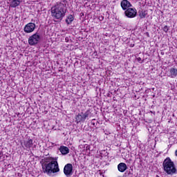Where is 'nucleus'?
Listing matches in <instances>:
<instances>
[{"mask_svg": "<svg viewBox=\"0 0 177 177\" xmlns=\"http://www.w3.org/2000/svg\"><path fill=\"white\" fill-rule=\"evenodd\" d=\"M40 41L41 33L37 32L28 38V42L30 46H35V45L39 44Z\"/></svg>", "mask_w": 177, "mask_h": 177, "instance_id": "20e7f679", "label": "nucleus"}, {"mask_svg": "<svg viewBox=\"0 0 177 177\" xmlns=\"http://www.w3.org/2000/svg\"><path fill=\"white\" fill-rule=\"evenodd\" d=\"M104 19V17H103V16H100V17H99V20H100V21H103Z\"/></svg>", "mask_w": 177, "mask_h": 177, "instance_id": "6ab92c4d", "label": "nucleus"}, {"mask_svg": "<svg viewBox=\"0 0 177 177\" xmlns=\"http://www.w3.org/2000/svg\"><path fill=\"white\" fill-rule=\"evenodd\" d=\"M89 117H91V110H87L84 113L82 112L76 116L77 123L85 122V120Z\"/></svg>", "mask_w": 177, "mask_h": 177, "instance_id": "39448f33", "label": "nucleus"}, {"mask_svg": "<svg viewBox=\"0 0 177 177\" xmlns=\"http://www.w3.org/2000/svg\"><path fill=\"white\" fill-rule=\"evenodd\" d=\"M138 13L140 19H145V17H146V15H147L146 12H143V11H139Z\"/></svg>", "mask_w": 177, "mask_h": 177, "instance_id": "dca6fc26", "label": "nucleus"}, {"mask_svg": "<svg viewBox=\"0 0 177 177\" xmlns=\"http://www.w3.org/2000/svg\"><path fill=\"white\" fill-rule=\"evenodd\" d=\"M163 170L167 175H175L176 174V166L175 163L172 162L170 158H167L165 159L162 163Z\"/></svg>", "mask_w": 177, "mask_h": 177, "instance_id": "7ed1b4c3", "label": "nucleus"}, {"mask_svg": "<svg viewBox=\"0 0 177 177\" xmlns=\"http://www.w3.org/2000/svg\"><path fill=\"white\" fill-rule=\"evenodd\" d=\"M20 3H21L20 0H12L10 3V8H17V6H20Z\"/></svg>", "mask_w": 177, "mask_h": 177, "instance_id": "f8f14e48", "label": "nucleus"}, {"mask_svg": "<svg viewBox=\"0 0 177 177\" xmlns=\"http://www.w3.org/2000/svg\"><path fill=\"white\" fill-rule=\"evenodd\" d=\"M128 175H131V171H129V173L128 174Z\"/></svg>", "mask_w": 177, "mask_h": 177, "instance_id": "393cba45", "label": "nucleus"}, {"mask_svg": "<svg viewBox=\"0 0 177 177\" xmlns=\"http://www.w3.org/2000/svg\"><path fill=\"white\" fill-rule=\"evenodd\" d=\"M66 23L68 26H69V24H71L73 23V21H74V16H73V15H69L66 19Z\"/></svg>", "mask_w": 177, "mask_h": 177, "instance_id": "2eb2a0df", "label": "nucleus"}, {"mask_svg": "<svg viewBox=\"0 0 177 177\" xmlns=\"http://www.w3.org/2000/svg\"><path fill=\"white\" fill-rule=\"evenodd\" d=\"M137 60H138V62H140V60H142V58L138 57V58H137Z\"/></svg>", "mask_w": 177, "mask_h": 177, "instance_id": "412c9836", "label": "nucleus"}, {"mask_svg": "<svg viewBox=\"0 0 177 177\" xmlns=\"http://www.w3.org/2000/svg\"><path fill=\"white\" fill-rule=\"evenodd\" d=\"M66 40L68 41V39L66 38Z\"/></svg>", "mask_w": 177, "mask_h": 177, "instance_id": "bb28decb", "label": "nucleus"}, {"mask_svg": "<svg viewBox=\"0 0 177 177\" xmlns=\"http://www.w3.org/2000/svg\"><path fill=\"white\" fill-rule=\"evenodd\" d=\"M42 169L44 174H47L49 176L52 174H56L60 171L59 169V163L56 160H52L51 162L41 164Z\"/></svg>", "mask_w": 177, "mask_h": 177, "instance_id": "f03ea898", "label": "nucleus"}, {"mask_svg": "<svg viewBox=\"0 0 177 177\" xmlns=\"http://www.w3.org/2000/svg\"><path fill=\"white\" fill-rule=\"evenodd\" d=\"M24 146L26 147V149H30V147H32V140L28 139L27 141H25L24 142Z\"/></svg>", "mask_w": 177, "mask_h": 177, "instance_id": "4468645a", "label": "nucleus"}, {"mask_svg": "<svg viewBox=\"0 0 177 177\" xmlns=\"http://www.w3.org/2000/svg\"><path fill=\"white\" fill-rule=\"evenodd\" d=\"M91 124H92L93 127H96V125H97V124H99V121H96V119H93L91 120Z\"/></svg>", "mask_w": 177, "mask_h": 177, "instance_id": "f3484780", "label": "nucleus"}, {"mask_svg": "<svg viewBox=\"0 0 177 177\" xmlns=\"http://www.w3.org/2000/svg\"><path fill=\"white\" fill-rule=\"evenodd\" d=\"M35 24L32 22H30L26 24L24 28V31L26 34H30V32H32L34 30H35Z\"/></svg>", "mask_w": 177, "mask_h": 177, "instance_id": "6e6552de", "label": "nucleus"}, {"mask_svg": "<svg viewBox=\"0 0 177 177\" xmlns=\"http://www.w3.org/2000/svg\"><path fill=\"white\" fill-rule=\"evenodd\" d=\"M175 154H176V157H177V149H176V151H175Z\"/></svg>", "mask_w": 177, "mask_h": 177, "instance_id": "5701e85b", "label": "nucleus"}, {"mask_svg": "<svg viewBox=\"0 0 177 177\" xmlns=\"http://www.w3.org/2000/svg\"><path fill=\"white\" fill-rule=\"evenodd\" d=\"M147 36L150 37V35H149V32H147Z\"/></svg>", "mask_w": 177, "mask_h": 177, "instance_id": "b1692460", "label": "nucleus"}, {"mask_svg": "<svg viewBox=\"0 0 177 177\" xmlns=\"http://www.w3.org/2000/svg\"><path fill=\"white\" fill-rule=\"evenodd\" d=\"M170 75L169 77L171 78H175L177 76V69L175 68H171L169 69Z\"/></svg>", "mask_w": 177, "mask_h": 177, "instance_id": "ddd939ff", "label": "nucleus"}, {"mask_svg": "<svg viewBox=\"0 0 177 177\" xmlns=\"http://www.w3.org/2000/svg\"><path fill=\"white\" fill-rule=\"evenodd\" d=\"M120 6L124 10H127L131 8L132 4L128 0H122L120 3Z\"/></svg>", "mask_w": 177, "mask_h": 177, "instance_id": "1a4fd4ad", "label": "nucleus"}, {"mask_svg": "<svg viewBox=\"0 0 177 177\" xmlns=\"http://www.w3.org/2000/svg\"><path fill=\"white\" fill-rule=\"evenodd\" d=\"M163 31L165 32H168V31H169V27H168V26H165L163 27Z\"/></svg>", "mask_w": 177, "mask_h": 177, "instance_id": "a211bd4d", "label": "nucleus"}, {"mask_svg": "<svg viewBox=\"0 0 177 177\" xmlns=\"http://www.w3.org/2000/svg\"><path fill=\"white\" fill-rule=\"evenodd\" d=\"M118 169L119 172H125V171H127V169H128V167L127 166V164H125L124 162H120L118 165Z\"/></svg>", "mask_w": 177, "mask_h": 177, "instance_id": "9d476101", "label": "nucleus"}, {"mask_svg": "<svg viewBox=\"0 0 177 177\" xmlns=\"http://www.w3.org/2000/svg\"><path fill=\"white\" fill-rule=\"evenodd\" d=\"M66 6V4H63L61 2L53 6L50 9L52 17L55 19V20H63V17L66 16L67 12V8Z\"/></svg>", "mask_w": 177, "mask_h": 177, "instance_id": "f257e3e1", "label": "nucleus"}, {"mask_svg": "<svg viewBox=\"0 0 177 177\" xmlns=\"http://www.w3.org/2000/svg\"><path fill=\"white\" fill-rule=\"evenodd\" d=\"M63 2H64V3H63V5H66L67 6V0H64L63 1Z\"/></svg>", "mask_w": 177, "mask_h": 177, "instance_id": "aec40b11", "label": "nucleus"}, {"mask_svg": "<svg viewBox=\"0 0 177 177\" xmlns=\"http://www.w3.org/2000/svg\"><path fill=\"white\" fill-rule=\"evenodd\" d=\"M64 174L67 177H70L73 175V174H74V171H73V164L68 163L64 166Z\"/></svg>", "mask_w": 177, "mask_h": 177, "instance_id": "0eeeda50", "label": "nucleus"}, {"mask_svg": "<svg viewBox=\"0 0 177 177\" xmlns=\"http://www.w3.org/2000/svg\"><path fill=\"white\" fill-rule=\"evenodd\" d=\"M124 15L126 17H128L129 19H133V17H136L138 10H136V8H130L124 11Z\"/></svg>", "mask_w": 177, "mask_h": 177, "instance_id": "423d86ee", "label": "nucleus"}, {"mask_svg": "<svg viewBox=\"0 0 177 177\" xmlns=\"http://www.w3.org/2000/svg\"><path fill=\"white\" fill-rule=\"evenodd\" d=\"M130 46L131 48H133L135 46V44H131Z\"/></svg>", "mask_w": 177, "mask_h": 177, "instance_id": "4be33fe9", "label": "nucleus"}, {"mask_svg": "<svg viewBox=\"0 0 177 177\" xmlns=\"http://www.w3.org/2000/svg\"><path fill=\"white\" fill-rule=\"evenodd\" d=\"M59 151H61L63 156H66V154H68V153H70V149L67 147L61 146L59 147Z\"/></svg>", "mask_w": 177, "mask_h": 177, "instance_id": "9b49d317", "label": "nucleus"}, {"mask_svg": "<svg viewBox=\"0 0 177 177\" xmlns=\"http://www.w3.org/2000/svg\"><path fill=\"white\" fill-rule=\"evenodd\" d=\"M66 40L68 41V39L66 38Z\"/></svg>", "mask_w": 177, "mask_h": 177, "instance_id": "a878e982", "label": "nucleus"}]
</instances>
